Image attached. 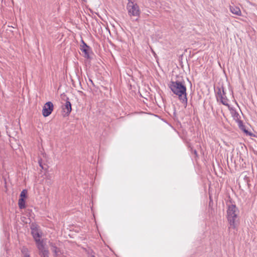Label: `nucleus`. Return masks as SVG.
I'll list each match as a JSON object with an SVG mask.
<instances>
[{
    "instance_id": "14",
    "label": "nucleus",
    "mask_w": 257,
    "mask_h": 257,
    "mask_svg": "<svg viewBox=\"0 0 257 257\" xmlns=\"http://www.w3.org/2000/svg\"><path fill=\"white\" fill-rule=\"evenodd\" d=\"M18 204L20 209L25 208L26 207L25 201L24 198H19Z\"/></svg>"
},
{
    "instance_id": "2",
    "label": "nucleus",
    "mask_w": 257,
    "mask_h": 257,
    "mask_svg": "<svg viewBox=\"0 0 257 257\" xmlns=\"http://www.w3.org/2000/svg\"><path fill=\"white\" fill-rule=\"evenodd\" d=\"M238 209L235 205L231 204L228 206L227 214L229 230L237 228L238 225Z\"/></svg>"
},
{
    "instance_id": "10",
    "label": "nucleus",
    "mask_w": 257,
    "mask_h": 257,
    "mask_svg": "<svg viewBox=\"0 0 257 257\" xmlns=\"http://www.w3.org/2000/svg\"><path fill=\"white\" fill-rule=\"evenodd\" d=\"M229 109L230 111V113L231 114V116L233 118V119L236 121L238 122V121L240 120V116L239 114V113L236 111L235 109H234L233 108H231L229 106V108H228Z\"/></svg>"
},
{
    "instance_id": "17",
    "label": "nucleus",
    "mask_w": 257,
    "mask_h": 257,
    "mask_svg": "<svg viewBox=\"0 0 257 257\" xmlns=\"http://www.w3.org/2000/svg\"><path fill=\"white\" fill-rule=\"evenodd\" d=\"M39 163L40 166V167H41L43 169H44V168L43 166H42V163H41V161H40V160L39 161Z\"/></svg>"
},
{
    "instance_id": "16",
    "label": "nucleus",
    "mask_w": 257,
    "mask_h": 257,
    "mask_svg": "<svg viewBox=\"0 0 257 257\" xmlns=\"http://www.w3.org/2000/svg\"><path fill=\"white\" fill-rule=\"evenodd\" d=\"M192 152L195 155V157H197V152L196 150H193L192 149Z\"/></svg>"
},
{
    "instance_id": "18",
    "label": "nucleus",
    "mask_w": 257,
    "mask_h": 257,
    "mask_svg": "<svg viewBox=\"0 0 257 257\" xmlns=\"http://www.w3.org/2000/svg\"><path fill=\"white\" fill-rule=\"evenodd\" d=\"M89 257H95L94 254H91L89 255Z\"/></svg>"
},
{
    "instance_id": "19",
    "label": "nucleus",
    "mask_w": 257,
    "mask_h": 257,
    "mask_svg": "<svg viewBox=\"0 0 257 257\" xmlns=\"http://www.w3.org/2000/svg\"><path fill=\"white\" fill-rule=\"evenodd\" d=\"M25 257H30L29 255H26Z\"/></svg>"
},
{
    "instance_id": "3",
    "label": "nucleus",
    "mask_w": 257,
    "mask_h": 257,
    "mask_svg": "<svg viewBox=\"0 0 257 257\" xmlns=\"http://www.w3.org/2000/svg\"><path fill=\"white\" fill-rule=\"evenodd\" d=\"M126 9L129 17L131 18L136 17L135 20L137 21L141 14V10L137 4L131 1H128L126 6Z\"/></svg>"
},
{
    "instance_id": "1",
    "label": "nucleus",
    "mask_w": 257,
    "mask_h": 257,
    "mask_svg": "<svg viewBox=\"0 0 257 257\" xmlns=\"http://www.w3.org/2000/svg\"><path fill=\"white\" fill-rule=\"evenodd\" d=\"M169 87L174 94L178 96L180 100L186 107L187 104V98L185 82L179 80L171 81L169 84Z\"/></svg>"
},
{
    "instance_id": "7",
    "label": "nucleus",
    "mask_w": 257,
    "mask_h": 257,
    "mask_svg": "<svg viewBox=\"0 0 257 257\" xmlns=\"http://www.w3.org/2000/svg\"><path fill=\"white\" fill-rule=\"evenodd\" d=\"M37 246L39 250V254L41 257H49V250L44 247L43 243L37 245Z\"/></svg>"
},
{
    "instance_id": "4",
    "label": "nucleus",
    "mask_w": 257,
    "mask_h": 257,
    "mask_svg": "<svg viewBox=\"0 0 257 257\" xmlns=\"http://www.w3.org/2000/svg\"><path fill=\"white\" fill-rule=\"evenodd\" d=\"M215 92L216 93V97L217 101L220 102L222 104L227 106L229 108V105L228 103V99L226 96V93L224 92L223 87H216L215 88Z\"/></svg>"
},
{
    "instance_id": "9",
    "label": "nucleus",
    "mask_w": 257,
    "mask_h": 257,
    "mask_svg": "<svg viewBox=\"0 0 257 257\" xmlns=\"http://www.w3.org/2000/svg\"><path fill=\"white\" fill-rule=\"evenodd\" d=\"M62 110L64 115L68 116L71 111V104L68 100L66 101L65 104L62 107Z\"/></svg>"
},
{
    "instance_id": "11",
    "label": "nucleus",
    "mask_w": 257,
    "mask_h": 257,
    "mask_svg": "<svg viewBox=\"0 0 257 257\" xmlns=\"http://www.w3.org/2000/svg\"><path fill=\"white\" fill-rule=\"evenodd\" d=\"M83 45L81 46V50L85 54V56L87 58H89V51L90 48L84 42H83Z\"/></svg>"
},
{
    "instance_id": "6",
    "label": "nucleus",
    "mask_w": 257,
    "mask_h": 257,
    "mask_svg": "<svg viewBox=\"0 0 257 257\" xmlns=\"http://www.w3.org/2000/svg\"><path fill=\"white\" fill-rule=\"evenodd\" d=\"M53 104L50 102H46L43 106L42 113L44 116L47 117L50 115L53 110Z\"/></svg>"
},
{
    "instance_id": "15",
    "label": "nucleus",
    "mask_w": 257,
    "mask_h": 257,
    "mask_svg": "<svg viewBox=\"0 0 257 257\" xmlns=\"http://www.w3.org/2000/svg\"><path fill=\"white\" fill-rule=\"evenodd\" d=\"M27 190H23L20 194V198H25L27 197Z\"/></svg>"
},
{
    "instance_id": "8",
    "label": "nucleus",
    "mask_w": 257,
    "mask_h": 257,
    "mask_svg": "<svg viewBox=\"0 0 257 257\" xmlns=\"http://www.w3.org/2000/svg\"><path fill=\"white\" fill-rule=\"evenodd\" d=\"M49 245L51 247V250L54 253V255L57 257L61 254V251L59 248L57 247L55 243L49 242Z\"/></svg>"
},
{
    "instance_id": "5",
    "label": "nucleus",
    "mask_w": 257,
    "mask_h": 257,
    "mask_svg": "<svg viewBox=\"0 0 257 257\" xmlns=\"http://www.w3.org/2000/svg\"><path fill=\"white\" fill-rule=\"evenodd\" d=\"M31 233L35 241H36L37 245L43 243V241L40 239L41 235L37 225L32 224L31 226Z\"/></svg>"
},
{
    "instance_id": "13",
    "label": "nucleus",
    "mask_w": 257,
    "mask_h": 257,
    "mask_svg": "<svg viewBox=\"0 0 257 257\" xmlns=\"http://www.w3.org/2000/svg\"><path fill=\"white\" fill-rule=\"evenodd\" d=\"M237 122L238 123V127L241 130H242L246 135L251 136V133H249L248 131L245 129V125L243 124V122L241 120Z\"/></svg>"
},
{
    "instance_id": "12",
    "label": "nucleus",
    "mask_w": 257,
    "mask_h": 257,
    "mask_svg": "<svg viewBox=\"0 0 257 257\" xmlns=\"http://www.w3.org/2000/svg\"><path fill=\"white\" fill-rule=\"evenodd\" d=\"M230 12L236 15L240 16L241 14V11L238 7L230 6Z\"/></svg>"
}]
</instances>
